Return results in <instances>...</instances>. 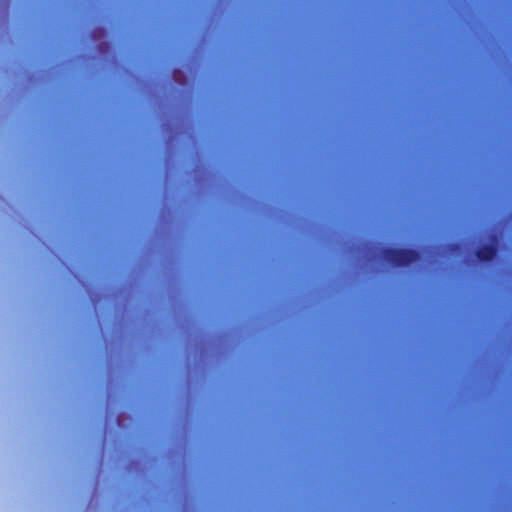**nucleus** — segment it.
I'll return each instance as SVG.
<instances>
[{"instance_id":"2","label":"nucleus","mask_w":512,"mask_h":512,"mask_svg":"<svg viewBox=\"0 0 512 512\" xmlns=\"http://www.w3.org/2000/svg\"><path fill=\"white\" fill-rule=\"evenodd\" d=\"M497 249L492 244H486L478 248L476 257L482 262H489L496 256Z\"/></svg>"},{"instance_id":"1","label":"nucleus","mask_w":512,"mask_h":512,"mask_svg":"<svg viewBox=\"0 0 512 512\" xmlns=\"http://www.w3.org/2000/svg\"><path fill=\"white\" fill-rule=\"evenodd\" d=\"M381 254L388 263L396 267L409 266L420 258L419 251L408 248L386 247Z\"/></svg>"}]
</instances>
